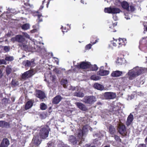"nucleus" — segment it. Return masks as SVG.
I'll return each instance as SVG.
<instances>
[{
  "instance_id": "nucleus-54",
  "label": "nucleus",
  "mask_w": 147,
  "mask_h": 147,
  "mask_svg": "<svg viewBox=\"0 0 147 147\" xmlns=\"http://www.w3.org/2000/svg\"><path fill=\"white\" fill-rule=\"evenodd\" d=\"M53 144L51 142H49L48 144V147H53Z\"/></svg>"
},
{
  "instance_id": "nucleus-55",
  "label": "nucleus",
  "mask_w": 147,
  "mask_h": 147,
  "mask_svg": "<svg viewBox=\"0 0 147 147\" xmlns=\"http://www.w3.org/2000/svg\"><path fill=\"white\" fill-rule=\"evenodd\" d=\"M55 78V76L53 75L52 76H50V78L53 81L54 80Z\"/></svg>"
},
{
  "instance_id": "nucleus-46",
  "label": "nucleus",
  "mask_w": 147,
  "mask_h": 147,
  "mask_svg": "<svg viewBox=\"0 0 147 147\" xmlns=\"http://www.w3.org/2000/svg\"><path fill=\"white\" fill-rule=\"evenodd\" d=\"M6 62L4 59H0V65L1 64H6Z\"/></svg>"
},
{
  "instance_id": "nucleus-22",
  "label": "nucleus",
  "mask_w": 147,
  "mask_h": 147,
  "mask_svg": "<svg viewBox=\"0 0 147 147\" xmlns=\"http://www.w3.org/2000/svg\"><path fill=\"white\" fill-rule=\"evenodd\" d=\"M98 67L96 64L91 65L90 62L89 66V71H96L98 70Z\"/></svg>"
},
{
  "instance_id": "nucleus-11",
  "label": "nucleus",
  "mask_w": 147,
  "mask_h": 147,
  "mask_svg": "<svg viewBox=\"0 0 147 147\" xmlns=\"http://www.w3.org/2000/svg\"><path fill=\"white\" fill-rule=\"evenodd\" d=\"M32 143H33L36 146L39 145L41 143V140L38 136H34L32 141Z\"/></svg>"
},
{
  "instance_id": "nucleus-9",
  "label": "nucleus",
  "mask_w": 147,
  "mask_h": 147,
  "mask_svg": "<svg viewBox=\"0 0 147 147\" xmlns=\"http://www.w3.org/2000/svg\"><path fill=\"white\" fill-rule=\"evenodd\" d=\"M119 45L118 48H119L125 46L127 43L126 40L125 38H119L118 39Z\"/></svg>"
},
{
  "instance_id": "nucleus-17",
  "label": "nucleus",
  "mask_w": 147,
  "mask_h": 147,
  "mask_svg": "<svg viewBox=\"0 0 147 147\" xmlns=\"http://www.w3.org/2000/svg\"><path fill=\"white\" fill-rule=\"evenodd\" d=\"M0 127L2 128H8L10 127L9 123L3 121H0Z\"/></svg>"
},
{
  "instance_id": "nucleus-32",
  "label": "nucleus",
  "mask_w": 147,
  "mask_h": 147,
  "mask_svg": "<svg viewBox=\"0 0 147 147\" xmlns=\"http://www.w3.org/2000/svg\"><path fill=\"white\" fill-rule=\"evenodd\" d=\"M109 132L111 134H113L115 132V129L114 127L111 125L109 128Z\"/></svg>"
},
{
  "instance_id": "nucleus-31",
  "label": "nucleus",
  "mask_w": 147,
  "mask_h": 147,
  "mask_svg": "<svg viewBox=\"0 0 147 147\" xmlns=\"http://www.w3.org/2000/svg\"><path fill=\"white\" fill-rule=\"evenodd\" d=\"M24 4L26 8H29L30 9L31 7V5L29 3V0H24Z\"/></svg>"
},
{
  "instance_id": "nucleus-56",
  "label": "nucleus",
  "mask_w": 147,
  "mask_h": 147,
  "mask_svg": "<svg viewBox=\"0 0 147 147\" xmlns=\"http://www.w3.org/2000/svg\"><path fill=\"white\" fill-rule=\"evenodd\" d=\"M55 61L57 64H59V61L58 59L56 58H54Z\"/></svg>"
},
{
  "instance_id": "nucleus-5",
  "label": "nucleus",
  "mask_w": 147,
  "mask_h": 147,
  "mask_svg": "<svg viewBox=\"0 0 147 147\" xmlns=\"http://www.w3.org/2000/svg\"><path fill=\"white\" fill-rule=\"evenodd\" d=\"M82 101L86 104H91L96 101V99L93 96H86L83 98Z\"/></svg>"
},
{
  "instance_id": "nucleus-8",
  "label": "nucleus",
  "mask_w": 147,
  "mask_h": 147,
  "mask_svg": "<svg viewBox=\"0 0 147 147\" xmlns=\"http://www.w3.org/2000/svg\"><path fill=\"white\" fill-rule=\"evenodd\" d=\"M35 95L37 97L39 98L40 99H43L45 97L44 93L40 90L36 91Z\"/></svg>"
},
{
  "instance_id": "nucleus-1",
  "label": "nucleus",
  "mask_w": 147,
  "mask_h": 147,
  "mask_svg": "<svg viewBox=\"0 0 147 147\" xmlns=\"http://www.w3.org/2000/svg\"><path fill=\"white\" fill-rule=\"evenodd\" d=\"M23 36L19 35V46L20 47L22 50L26 52H31L33 51L34 49V47L30 44L27 45V42L24 36L28 38L29 35L26 32H22Z\"/></svg>"
},
{
  "instance_id": "nucleus-49",
  "label": "nucleus",
  "mask_w": 147,
  "mask_h": 147,
  "mask_svg": "<svg viewBox=\"0 0 147 147\" xmlns=\"http://www.w3.org/2000/svg\"><path fill=\"white\" fill-rule=\"evenodd\" d=\"M92 45L91 44H89L86 45V49H90L91 48Z\"/></svg>"
},
{
  "instance_id": "nucleus-35",
  "label": "nucleus",
  "mask_w": 147,
  "mask_h": 147,
  "mask_svg": "<svg viewBox=\"0 0 147 147\" xmlns=\"http://www.w3.org/2000/svg\"><path fill=\"white\" fill-rule=\"evenodd\" d=\"M40 108L42 110H45L47 109V106L45 104L43 103H41L40 105Z\"/></svg>"
},
{
  "instance_id": "nucleus-36",
  "label": "nucleus",
  "mask_w": 147,
  "mask_h": 147,
  "mask_svg": "<svg viewBox=\"0 0 147 147\" xmlns=\"http://www.w3.org/2000/svg\"><path fill=\"white\" fill-rule=\"evenodd\" d=\"M113 39L114 40L111 41V43L113 46L116 47L117 45H119L118 39L115 40L114 38Z\"/></svg>"
},
{
  "instance_id": "nucleus-60",
  "label": "nucleus",
  "mask_w": 147,
  "mask_h": 147,
  "mask_svg": "<svg viewBox=\"0 0 147 147\" xmlns=\"http://www.w3.org/2000/svg\"><path fill=\"white\" fill-rule=\"evenodd\" d=\"M114 137L115 139L117 141L119 139V137L117 135H115Z\"/></svg>"
},
{
  "instance_id": "nucleus-53",
  "label": "nucleus",
  "mask_w": 147,
  "mask_h": 147,
  "mask_svg": "<svg viewBox=\"0 0 147 147\" xmlns=\"http://www.w3.org/2000/svg\"><path fill=\"white\" fill-rule=\"evenodd\" d=\"M112 76L113 77H119L121 76V74H111Z\"/></svg>"
},
{
  "instance_id": "nucleus-10",
  "label": "nucleus",
  "mask_w": 147,
  "mask_h": 147,
  "mask_svg": "<svg viewBox=\"0 0 147 147\" xmlns=\"http://www.w3.org/2000/svg\"><path fill=\"white\" fill-rule=\"evenodd\" d=\"M34 61V60L33 59H32L30 61L28 60L25 61L23 62V64L25 66L29 67L31 66L32 67L35 65Z\"/></svg>"
},
{
  "instance_id": "nucleus-24",
  "label": "nucleus",
  "mask_w": 147,
  "mask_h": 147,
  "mask_svg": "<svg viewBox=\"0 0 147 147\" xmlns=\"http://www.w3.org/2000/svg\"><path fill=\"white\" fill-rule=\"evenodd\" d=\"M147 119V115H144L143 114H142L139 115L138 117V119L140 121H145L146 119Z\"/></svg>"
},
{
  "instance_id": "nucleus-51",
  "label": "nucleus",
  "mask_w": 147,
  "mask_h": 147,
  "mask_svg": "<svg viewBox=\"0 0 147 147\" xmlns=\"http://www.w3.org/2000/svg\"><path fill=\"white\" fill-rule=\"evenodd\" d=\"M6 71L7 74H9V73L11 72V69L10 68L8 67L6 68Z\"/></svg>"
},
{
  "instance_id": "nucleus-61",
  "label": "nucleus",
  "mask_w": 147,
  "mask_h": 147,
  "mask_svg": "<svg viewBox=\"0 0 147 147\" xmlns=\"http://www.w3.org/2000/svg\"><path fill=\"white\" fill-rule=\"evenodd\" d=\"M37 31V30L36 29H34L32 30L31 31V32L32 33H35Z\"/></svg>"
},
{
  "instance_id": "nucleus-42",
  "label": "nucleus",
  "mask_w": 147,
  "mask_h": 147,
  "mask_svg": "<svg viewBox=\"0 0 147 147\" xmlns=\"http://www.w3.org/2000/svg\"><path fill=\"white\" fill-rule=\"evenodd\" d=\"M2 104L6 105L8 103V100L6 98H4L2 100Z\"/></svg>"
},
{
  "instance_id": "nucleus-37",
  "label": "nucleus",
  "mask_w": 147,
  "mask_h": 147,
  "mask_svg": "<svg viewBox=\"0 0 147 147\" xmlns=\"http://www.w3.org/2000/svg\"><path fill=\"white\" fill-rule=\"evenodd\" d=\"M5 60L7 61H12L14 59L13 57L11 56H7L6 57Z\"/></svg>"
},
{
  "instance_id": "nucleus-28",
  "label": "nucleus",
  "mask_w": 147,
  "mask_h": 147,
  "mask_svg": "<svg viewBox=\"0 0 147 147\" xmlns=\"http://www.w3.org/2000/svg\"><path fill=\"white\" fill-rule=\"evenodd\" d=\"M61 83L64 88L67 87L68 85L67 80L66 79H63L61 81Z\"/></svg>"
},
{
  "instance_id": "nucleus-44",
  "label": "nucleus",
  "mask_w": 147,
  "mask_h": 147,
  "mask_svg": "<svg viewBox=\"0 0 147 147\" xmlns=\"http://www.w3.org/2000/svg\"><path fill=\"white\" fill-rule=\"evenodd\" d=\"M62 31L63 33L65 32H67V31L68 29L65 27H63V26L61 27Z\"/></svg>"
},
{
  "instance_id": "nucleus-45",
  "label": "nucleus",
  "mask_w": 147,
  "mask_h": 147,
  "mask_svg": "<svg viewBox=\"0 0 147 147\" xmlns=\"http://www.w3.org/2000/svg\"><path fill=\"white\" fill-rule=\"evenodd\" d=\"M129 79L130 80L132 79L135 76L136 74H129Z\"/></svg>"
},
{
  "instance_id": "nucleus-23",
  "label": "nucleus",
  "mask_w": 147,
  "mask_h": 147,
  "mask_svg": "<svg viewBox=\"0 0 147 147\" xmlns=\"http://www.w3.org/2000/svg\"><path fill=\"white\" fill-rule=\"evenodd\" d=\"M110 72L109 71L104 69V67L103 66H101L99 69V71L97 74H109Z\"/></svg>"
},
{
  "instance_id": "nucleus-6",
  "label": "nucleus",
  "mask_w": 147,
  "mask_h": 147,
  "mask_svg": "<svg viewBox=\"0 0 147 147\" xmlns=\"http://www.w3.org/2000/svg\"><path fill=\"white\" fill-rule=\"evenodd\" d=\"M49 130L48 127L41 129L39 132L40 136L41 138L43 139H45L47 137L49 134Z\"/></svg>"
},
{
  "instance_id": "nucleus-4",
  "label": "nucleus",
  "mask_w": 147,
  "mask_h": 147,
  "mask_svg": "<svg viewBox=\"0 0 147 147\" xmlns=\"http://www.w3.org/2000/svg\"><path fill=\"white\" fill-rule=\"evenodd\" d=\"M147 72V68L137 66L130 70L127 74H143Z\"/></svg>"
},
{
  "instance_id": "nucleus-52",
  "label": "nucleus",
  "mask_w": 147,
  "mask_h": 147,
  "mask_svg": "<svg viewBox=\"0 0 147 147\" xmlns=\"http://www.w3.org/2000/svg\"><path fill=\"white\" fill-rule=\"evenodd\" d=\"M4 49L6 52L8 51L9 50V48L7 46L4 47Z\"/></svg>"
},
{
  "instance_id": "nucleus-47",
  "label": "nucleus",
  "mask_w": 147,
  "mask_h": 147,
  "mask_svg": "<svg viewBox=\"0 0 147 147\" xmlns=\"http://www.w3.org/2000/svg\"><path fill=\"white\" fill-rule=\"evenodd\" d=\"M123 73H125V72H123ZM123 72L122 71H120L118 70L113 71L111 74H123Z\"/></svg>"
},
{
  "instance_id": "nucleus-7",
  "label": "nucleus",
  "mask_w": 147,
  "mask_h": 147,
  "mask_svg": "<svg viewBox=\"0 0 147 147\" xmlns=\"http://www.w3.org/2000/svg\"><path fill=\"white\" fill-rule=\"evenodd\" d=\"M104 96L106 99H113L116 97V95L114 92H106L104 94Z\"/></svg>"
},
{
  "instance_id": "nucleus-64",
  "label": "nucleus",
  "mask_w": 147,
  "mask_h": 147,
  "mask_svg": "<svg viewBox=\"0 0 147 147\" xmlns=\"http://www.w3.org/2000/svg\"><path fill=\"white\" fill-rule=\"evenodd\" d=\"M97 41H98L97 40H95V42H92V41H91V43H92V45H94V44H95V43H96V42H97Z\"/></svg>"
},
{
  "instance_id": "nucleus-59",
  "label": "nucleus",
  "mask_w": 147,
  "mask_h": 147,
  "mask_svg": "<svg viewBox=\"0 0 147 147\" xmlns=\"http://www.w3.org/2000/svg\"><path fill=\"white\" fill-rule=\"evenodd\" d=\"M69 90H75V88L74 87H73L72 86H70L69 87Z\"/></svg>"
},
{
  "instance_id": "nucleus-62",
  "label": "nucleus",
  "mask_w": 147,
  "mask_h": 147,
  "mask_svg": "<svg viewBox=\"0 0 147 147\" xmlns=\"http://www.w3.org/2000/svg\"><path fill=\"white\" fill-rule=\"evenodd\" d=\"M138 147H146V146L144 144H141Z\"/></svg>"
},
{
  "instance_id": "nucleus-20",
  "label": "nucleus",
  "mask_w": 147,
  "mask_h": 147,
  "mask_svg": "<svg viewBox=\"0 0 147 147\" xmlns=\"http://www.w3.org/2000/svg\"><path fill=\"white\" fill-rule=\"evenodd\" d=\"M94 87L98 90H102L104 89V86L98 83H96L94 85Z\"/></svg>"
},
{
  "instance_id": "nucleus-14",
  "label": "nucleus",
  "mask_w": 147,
  "mask_h": 147,
  "mask_svg": "<svg viewBox=\"0 0 147 147\" xmlns=\"http://www.w3.org/2000/svg\"><path fill=\"white\" fill-rule=\"evenodd\" d=\"M29 10V8H26V7L22 6L21 7L20 10H19V13L21 14H27Z\"/></svg>"
},
{
  "instance_id": "nucleus-43",
  "label": "nucleus",
  "mask_w": 147,
  "mask_h": 147,
  "mask_svg": "<svg viewBox=\"0 0 147 147\" xmlns=\"http://www.w3.org/2000/svg\"><path fill=\"white\" fill-rule=\"evenodd\" d=\"M29 74H22V78L24 79H25L26 78H28L29 76Z\"/></svg>"
},
{
  "instance_id": "nucleus-26",
  "label": "nucleus",
  "mask_w": 147,
  "mask_h": 147,
  "mask_svg": "<svg viewBox=\"0 0 147 147\" xmlns=\"http://www.w3.org/2000/svg\"><path fill=\"white\" fill-rule=\"evenodd\" d=\"M121 11L120 9L116 7H113L112 13L116 14L119 13Z\"/></svg>"
},
{
  "instance_id": "nucleus-19",
  "label": "nucleus",
  "mask_w": 147,
  "mask_h": 147,
  "mask_svg": "<svg viewBox=\"0 0 147 147\" xmlns=\"http://www.w3.org/2000/svg\"><path fill=\"white\" fill-rule=\"evenodd\" d=\"M133 117V115L131 113H130L128 116L126 123L127 126L129 125L132 122L134 119Z\"/></svg>"
},
{
  "instance_id": "nucleus-39",
  "label": "nucleus",
  "mask_w": 147,
  "mask_h": 147,
  "mask_svg": "<svg viewBox=\"0 0 147 147\" xmlns=\"http://www.w3.org/2000/svg\"><path fill=\"white\" fill-rule=\"evenodd\" d=\"M11 40L13 42H15L16 41L18 42V35H17L15 37L12 38L11 39Z\"/></svg>"
},
{
  "instance_id": "nucleus-30",
  "label": "nucleus",
  "mask_w": 147,
  "mask_h": 147,
  "mask_svg": "<svg viewBox=\"0 0 147 147\" xmlns=\"http://www.w3.org/2000/svg\"><path fill=\"white\" fill-rule=\"evenodd\" d=\"M74 96L79 97H82L84 96V94L82 92H75L74 94Z\"/></svg>"
},
{
  "instance_id": "nucleus-33",
  "label": "nucleus",
  "mask_w": 147,
  "mask_h": 147,
  "mask_svg": "<svg viewBox=\"0 0 147 147\" xmlns=\"http://www.w3.org/2000/svg\"><path fill=\"white\" fill-rule=\"evenodd\" d=\"M112 8L111 7L105 8L104 9V11L105 13H112Z\"/></svg>"
},
{
  "instance_id": "nucleus-25",
  "label": "nucleus",
  "mask_w": 147,
  "mask_h": 147,
  "mask_svg": "<svg viewBox=\"0 0 147 147\" xmlns=\"http://www.w3.org/2000/svg\"><path fill=\"white\" fill-rule=\"evenodd\" d=\"M33 103L31 100L28 101L26 105L25 109L26 110L28 109L31 108L32 106Z\"/></svg>"
},
{
  "instance_id": "nucleus-63",
  "label": "nucleus",
  "mask_w": 147,
  "mask_h": 147,
  "mask_svg": "<svg viewBox=\"0 0 147 147\" xmlns=\"http://www.w3.org/2000/svg\"><path fill=\"white\" fill-rule=\"evenodd\" d=\"M117 22H116L115 23L113 24H112L111 27H113V28H114V27H115L117 26Z\"/></svg>"
},
{
  "instance_id": "nucleus-48",
  "label": "nucleus",
  "mask_w": 147,
  "mask_h": 147,
  "mask_svg": "<svg viewBox=\"0 0 147 147\" xmlns=\"http://www.w3.org/2000/svg\"><path fill=\"white\" fill-rule=\"evenodd\" d=\"M34 71L32 70H30L28 71L24 72L23 74H33Z\"/></svg>"
},
{
  "instance_id": "nucleus-38",
  "label": "nucleus",
  "mask_w": 147,
  "mask_h": 147,
  "mask_svg": "<svg viewBox=\"0 0 147 147\" xmlns=\"http://www.w3.org/2000/svg\"><path fill=\"white\" fill-rule=\"evenodd\" d=\"M58 147H69L68 146L65 144L63 142L60 141L58 145Z\"/></svg>"
},
{
  "instance_id": "nucleus-27",
  "label": "nucleus",
  "mask_w": 147,
  "mask_h": 147,
  "mask_svg": "<svg viewBox=\"0 0 147 147\" xmlns=\"http://www.w3.org/2000/svg\"><path fill=\"white\" fill-rule=\"evenodd\" d=\"M90 78L91 80L96 81L100 80V76L95 74L92 76Z\"/></svg>"
},
{
  "instance_id": "nucleus-13",
  "label": "nucleus",
  "mask_w": 147,
  "mask_h": 147,
  "mask_svg": "<svg viewBox=\"0 0 147 147\" xmlns=\"http://www.w3.org/2000/svg\"><path fill=\"white\" fill-rule=\"evenodd\" d=\"M122 7L124 9H126L127 11H129V3L126 1H123L121 2Z\"/></svg>"
},
{
  "instance_id": "nucleus-2",
  "label": "nucleus",
  "mask_w": 147,
  "mask_h": 147,
  "mask_svg": "<svg viewBox=\"0 0 147 147\" xmlns=\"http://www.w3.org/2000/svg\"><path fill=\"white\" fill-rule=\"evenodd\" d=\"M88 130L85 127H84L82 130L78 129L76 131L77 137L78 138L77 140L76 138L73 136H70L69 139V141L73 144H75L78 141H80L79 144L82 143V141L84 140V138H83L84 135L87 131Z\"/></svg>"
},
{
  "instance_id": "nucleus-18",
  "label": "nucleus",
  "mask_w": 147,
  "mask_h": 147,
  "mask_svg": "<svg viewBox=\"0 0 147 147\" xmlns=\"http://www.w3.org/2000/svg\"><path fill=\"white\" fill-rule=\"evenodd\" d=\"M62 98L61 96L57 95L53 98L52 103L54 104H58L61 101Z\"/></svg>"
},
{
  "instance_id": "nucleus-16",
  "label": "nucleus",
  "mask_w": 147,
  "mask_h": 147,
  "mask_svg": "<svg viewBox=\"0 0 147 147\" xmlns=\"http://www.w3.org/2000/svg\"><path fill=\"white\" fill-rule=\"evenodd\" d=\"M75 104L79 109L82 111H86L87 110L86 106L82 103L80 102H76Z\"/></svg>"
},
{
  "instance_id": "nucleus-40",
  "label": "nucleus",
  "mask_w": 147,
  "mask_h": 147,
  "mask_svg": "<svg viewBox=\"0 0 147 147\" xmlns=\"http://www.w3.org/2000/svg\"><path fill=\"white\" fill-rule=\"evenodd\" d=\"M7 10H9L10 11H8L7 12L8 13H13V14H16V13L15 12V10L14 9H10L9 8H8L7 9Z\"/></svg>"
},
{
  "instance_id": "nucleus-15",
  "label": "nucleus",
  "mask_w": 147,
  "mask_h": 147,
  "mask_svg": "<svg viewBox=\"0 0 147 147\" xmlns=\"http://www.w3.org/2000/svg\"><path fill=\"white\" fill-rule=\"evenodd\" d=\"M9 144V142L7 138H3L0 144V147H7Z\"/></svg>"
},
{
  "instance_id": "nucleus-57",
  "label": "nucleus",
  "mask_w": 147,
  "mask_h": 147,
  "mask_svg": "<svg viewBox=\"0 0 147 147\" xmlns=\"http://www.w3.org/2000/svg\"><path fill=\"white\" fill-rule=\"evenodd\" d=\"M134 98V96L132 95L131 96H128L127 99L131 100L132 99Z\"/></svg>"
},
{
  "instance_id": "nucleus-58",
  "label": "nucleus",
  "mask_w": 147,
  "mask_h": 147,
  "mask_svg": "<svg viewBox=\"0 0 147 147\" xmlns=\"http://www.w3.org/2000/svg\"><path fill=\"white\" fill-rule=\"evenodd\" d=\"M75 67V68L73 69L69 70L68 71V72L69 73V71H72L73 72H76V68H77L76 67Z\"/></svg>"
},
{
  "instance_id": "nucleus-3",
  "label": "nucleus",
  "mask_w": 147,
  "mask_h": 147,
  "mask_svg": "<svg viewBox=\"0 0 147 147\" xmlns=\"http://www.w3.org/2000/svg\"><path fill=\"white\" fill-rule=\"evenodd\" d=\"M90 62L87 61H82L79 63H78L77 65L74 66L78 69H82L84 71H88Z\"/></svg>"
},
{
  "instance_id": "nucleus-41",
  "label": "nucleus",
  "mask_w": 147,
  "mask_h": 147,
  "mask_svg": "<svg viewBox=\"0 0 147 147\" xmlns=\"http://www.w3.org/2000/svg\"><path fill=\"white\" fill-rule=\"evenodd\" d=\"M38 19L37 20H38V23H39L40 22L42 21V19L41 18V17H43L41 14H38L37 15Z\"/></svg>"
},
{
  "instance_id": "nucleus-21",
  "label": "nucleus",
  "mask_w": 147,
  "mask_h": 147,
  "mask_svg": "<svg viewBox=\"0 0 147 147\" xmlns=\"http://www.w3.org/2000/svg\"><path fill=\"white\" fill-rule=\"evenodd\" d=\"M54 72L56 74H61V73L65 72V69H61L60 68H55L53 69Z\"/></svg>"
},
{
  "instance_id": "nucleus-29",
  "label": "nucleus",
  "mask_w": 147,
  "mask_h": 147,
  "mask_svg": "<svg viewBox=\"0 0 147 147\" xmlns=\"http://www.w3.org/2000/svg\"><path fill=\"white\" fill-rule=\"evenodd\" d=\"M30 25L28 24H25L22 26L21 27L22 29L24 30H27L30 28Z\"/></svg>"
},
{
  "instance_id": "nucleus-50",
  "label": "nucleus",
  "mask_w": 147,
  "mask_h": 147,
  "mask_svg": "<svg viewBox=\"0 0 147 147\" xmlns=\"http://www.w3.org/2000/svg\"><path fill=\"white\" fill-rule=\"evenodd\" d=\"M130 11L131 12H133L135 10V9L134 6L133 5H130Z\"/></svg>"
},
{
  "instance_id": "nucleus-12",
  "label": "nucleus",
  "mask_w": 147,
  "mask_h": 147,
  "mask_svg": "<svg viewBox=\"0 0 147 147\" xmlns=\"http://www.w3.org/2000/svg\"><path fill=\"white\" fill-rule=\"evenodd\" d=\"M118 131L119 133L122 135H125L126 133V129L125 126L124 125H119V126Z\"/></svg>"
},
{
  "instance_id": "nucleus-34",
  "label": "nucleus",
  "mask_w": 147,
  "mask_h": 147,
  "mask_svg": "<svg viewBox=\"0 0 147 147\" xmlns=\"http://www.w3.org/2000/svg\"><path fill=\"white\" fill-rule=\"evenodd\" d=\"M124 59L121 58H118L117 61V63L120 65H122L123 63Z\"/></svg>"
}]
</instances>
